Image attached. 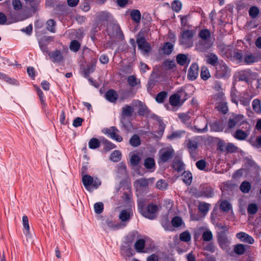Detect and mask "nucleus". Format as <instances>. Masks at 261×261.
<instances>
[{
	"mask_svg": "<svg viewBox=\"0 0 261 261\" xmlns=\"http://www.w3.org/2000/svg\"><path fill=\"white\" fill-rule=\"evenodd\" d=\"M192 175L190 172L185 171L182 174V180L187 185H190L192 182Z\"/></svg>",
	"mask_w": 261,
	"mask_h": 261,
	"instance_id": "40",
	"label": "nucleus"
},
{
	"mask_svg": "<svg viewBox=\"0 0 261 261\" xmlns=\"http://www.w3.org/2000/svg\"><path fill=\"white\" fill-rule=\"evenodd\" d=\"M130 215L129 212L126 210H122L119 215V218L121 220L122 223L125 224V222L129 221Z\"/></svg>",
	"mask_w": 261,
	"mask_h": 261,
	"instance_id": "30",
	"label": "nucleus"
},
{
	"mask_svg": "<svg viewBox=\"0 0 261 261\" xmlns=\"http://www.w3.org/2000/svg\"><path fill=\"white\" fill-rule=\"evenodd\" d=\"M89 147L92 149H95L97 148L100 146V141L99 140L95 138H92L91 139L89 142Z\"/></svg>",
	"mask_w": 261,
	"mask_h": 261,
	"instance_id": "38",
	"label": "nucleus"
},
{
	"mask_svg": "<svg viewBox=\"0 0 261 261\" xmlns=\"http://www.w3.org/2000/svg\"><path fill=\"white\" fill-rule=\"evenodd\" d=\"M187 147L190 153L191 156L193 158L195 151L198 148V142L195 139H189L186 141Z\"/></svg>",
	"mask_w": 261,
	"mask_h": 261,
	"instance_id": "10",
	"label": "nucleus"
},
{
	"mask_svg": "<svg viewBox=\"0 0 261 261\" xmlns=\"http://www.w3.org/2000/svg\"><path fill=\"white\" fill-rule=\"evenodd\" d=\"M238 79L240 81L248 82L249 80L247 69L239 71L238 72Z\"/></svg>",
	"mask_w": 261,
	"mask_h": 261,
	"instance_id": "42",
	"label": "nucleus"
},
{
	"mask_svg": "<svg viewBox=\"0 0 261 261\" xmlns=\"http://www.w3.org/2000/svg\"><path fill=\"white\" fill-rule=\"evenodd\" d=\"M252 106L253 110L257 114L261 113V102L260 100L256 98L253 100Z\"/></svg>",
	"mask_w": 261,
	"mask_h": 261,
	"instance_id": "31",
	"label": "nucleus"
},
{
	"mask_svg": "<svg viewBox=\"0 0 261 261\" xmlns=\"http://www.w3.org/2000/svg\"><path fill=\"white\" fill-rule=\"evenodd\" d=\"M174 46L173 45L170 43V42H166L164 44L163 48L162 50L163 51V53L166 55H170L171 54L173 50Z\"/></svg>",
	"mask_w": 261,
	"mask_h": 261,
	"instance_id": "32",
	"label": "nucleus"
},
{
	"mask_svg": "<svg viewBox=\"0 0 261 261\" xmlns=\"http://www.w3.org/2000/svg\"><path fill=\"white\" fill-rule=\"evenodd\" d=\"M105 97L109 101L115 103L118 99V95L115 90L111 89L107 92Z\"/></svg>",
	"mask_w": 261,
	"mask_h": 261,
	"instance_id": "19",
	"label": "nucleus"
},
{
	"mask_svg": "<svg viewBox=\"0 0 261 261\" xmlns=\"http://www.w3.org/2000/svg\"><path fill=\"white\" fill-rule=\"evenodd\" d=\"M202 120L204 123V126L203 127L201 128L198 125H195L194 127H192V129L197 133H203L206 132L207 130V123L204 119H203Z\"/></svg>",
	"mask_w": 261,
	"mask_h": 261,
	"instance_id": "41",
	"label": "nucleus"
},
{
	"mask_svg": "<svg viewBox=\"0 0 261 261\" xmlns=\"http://www.w3.org/2000/svg\"><path fill=\"white\" fill-rule=\"evenodd\" d=\"M215 67V76L216 78L226 79L230 76L231 69L223 60H220Z\"/></svg>",
	"mask_w": 261,
	"mask_h": 261,
	"instance_id": "2",
	"label": "nucleus"
},
{
	"mask_svg": "<svg viewBox=\"0 0 261 261\" xmlns=\"http://www.w3.org/2000/svg\"><path fill=\"white\" fill-rule=\"evenodd\" d=\"M94 208L96 214H101L103 210V204L102 202H97L94 204Z\"/></svg>",
	"mask_w": 261,
	"mask_h": 261,
	"instance_id": "59",
	"label": "nucleus"
},
{
	"mask_svg": "<svg viewBox=\"0 0 261 261\" xmlns=\"http://www.w3.org/2000/svg\"><path fill=\"white\" fill-rule=\"evenodd\" d=\"M219 50H221V53L222 56L223 57H225L227 58H229L230 56L233 52V48L231 46L229 45H220L218 46Z\"/></svg>",
	"mask_w": 261,
	"mask_h": 261,
	"instance_id": "17",
	"label": "nucleus"
},
{
	"mask_svg": "<svg viewBox=\"0 0 261 261\" xmlns=\"http://www.w3.org/2000/svg\"><path fill=\"white\" fill-rule=\"evenodd\" d=\"M220 208L224 212H228L232 208V206L228 201L224 200L221 202Z\"/></svg>",
	"mask_w": 261,
	"mask_h": 261,
	"instance_id": "35",
	"label": "nucleus"
},
{
	"mask_svg": "<svg viewBox=\"0 0 261 261\" xmlns=\"http://www.w3.org/2000/svg\"><path fill=\"white\" fill-rule=\"evenodd\" d=\"M218 241L219 244L222 246V247L226 246L229 243L228 239L225 235L219 236L218 238Z\"/></svg>",
	"mask_w": 261,
	"mask_h": 261,
	"instance_id": "54",
	"label": "nucleus"
},
{
	"mask_svg": "<svg viewBox=\"0 0 261 261\" xmlns=\"http://www.w3.org/2000/svg\"><path fill=\"white\" fill-rule=\"evenodd\" d=\"M218 96L222 99V100L217 103L216 107L219 111H220L224 114H226L228 111L227 103L222 98L223 96L222 93H219Z\"/></svg>",
	"mask_w": 261,
	"mask_h": 261,
	"instance_id": "13",
	"label": "nucleus"
},
{
	"mask_svg": "<svg viewBox=\"0 0 261 261\" xmlns=\"http://www.w3.org/2000/svg\"><path fill=\"white\" fill-rule=\"evenodd\" d=\"M154 181V178H140L134 182V186L137 190H139L142 188H146L149 184H152Z\"/></svg>",
	"mask_w": 261,
	"mask_h": 261,
	"instance_id": "7",
	"label": "nucleus"
},
{
	"mask_svg": "<svg viewBox=\"0 0 261 261\" xmlns=\"http://www.w3.org/2000/svg\"><path fill=\"white\" fill-rule=\"evenodd\" d=\"M199 74V67L197 64H192L188 71V77L191 81L195 80Z\"/></svg>",
	"mask_w": 261,
	"mask_h": 261,
	"instance_id": "15",
	"label": "nucleus"
},
{
	"mask_svg": "<svg viewBox=\"0 0 261 261\" xmlns=\"http://www.w3.org/2000/svg\"><path fill=\"white\" fill-rule=\"evenodd\" d=\"M167 92L165 91H162L158 93L156 96L155 100L159 103H162L164 101V99L167 97Z\"/></svg>",
	"mask_w": 261,
	"mask_h": 261,
	"instance_id": "50",
	"label": "nucleus"
},
{
	"mask_svg": "<svg viewBox=\"0 0 261 261\" xmlns=\"http://www.w3.org/2000/svg\"><path fill=\"white\" fill-rule=\"evenodd\" d=\"M172 166L173 169L178 172L181 171L185 169L184 164L180 161H174Z\"/></svg>",
	"mask_w": 261,
	"mask_h": 261,
	"instance_id": "45",
	"label": "nucleus"
},
{
	"mask_svg": "<svg viewBox=\"0 0 261 261\" xmlns=\"http://www.w3.org/2000/svg\"><path fill=\"white\" fill-rule=\"evenodd\" d=\"M140 160V158L139 155L137 154H133L130 158V162L132 165L136 166L139 164Z\"/></svg>",
	"mask_w": 261,
	"mask_h": 261,
	"instance_id": "64",
	"label": "nucleus"
},
{
	"mask_svg": "<svg viewBox=\"0 0 261 261\" xmlns=\"http://www.w3.org/2000/svg\"><path fill=\"white\" fill-rule=\"evenodd\" d=\"M191 234L188 231H185L179 236V239L183 242H188L191 240Z\"/></svg>",
	"mask_w": 261,
	"mask_h": 261,
	"instance_id": "48",
	"label": "nucleus"
},
{
	"mask_svg": "<svg viewBox=\"0 0 261 261\" xmlns=\"http://www.w3.org/2000/svg\"><path fill=\"white\" fill-rule=\"evenodd\" d=\"M247 211L249 214L253 215L257 211V205L255 203L249 204L248 206Z\"/></svg>",
	"mask_w": 261,
	"mask_h": 261,
	"instance_id": "61",
	"label": "nucleus"
},
{
	"mask_svg": "<svg viewBox=\"0 0 261 261\" xmlns=\"http://www.w3.org/2000/svg\"><path fill=\"white\" fill-rule=\"evenodd\" d=\"M233 136L238 140H243L247 137L248 135L245 132L241 129H237Z\"/></svg>",
	"mask_w": 261,
	"mask_h": 261,
	"instance_id": "36",
	"label": "nucleus"
},
{
	"mask_svg": "<svg viewBox=\"0 0 261 261\" xmlns=\"http://www.w3.org/2000/svg\"><path fill=\"white\" fill-rule=\"evenodd\" d=\"M145 241L143 239H139L135 243V248L138 252H143Z\"/></svg>",
	"mask_w": 261,
	"mask_h": 261,
	"instance_id": "27",
	"label": "nucleus"
},
{
	"mask_svg": "<svg viewBox=\"0 0 261 261\" xmlns=\"http://www.w3.org/2000/svg\"><path fill=\"white\" fill-rule=\"evenodd\" d=\"M181 96L178 94H174L169 98V102L172 106L177 107L181 106L183 101L180 102Z\"/></svg>",
	"mask_w": 261,
	"mask_h": 261,
	"instance_id": "20",
	"label": "nucleus"
},
{
	"mask_svg": "<svg viewBox=\"0 0 261 261\" xmlns=\"http://www.w3.org/2000/svg\"><path fill=\"white\" fill-rule=\"evenodd\" d=\"M210 204L204 202H200L199 203L198 210L203 215L207 213L210 210Z\"/></svg>",
	"mask_w": 261,
	"mask_h": 261,
	"instance_id": "29",
	"label": "nucleus"
},
{
	"mask_svg": "<svg viewBox=\"0 0 261 261\" xmlns=\"http://www.w3.org/2000/svg\"><path fill=\"white\" fill-rule=\"evenodd\" d=\"M258 58L251 53L245 54L244 56L243 62L246 64H251L257 62Z\"/></svg>",
	"mask_w": 261,
	"mask_h": 261,
	"instance_id": "18",
	"label": "nucleus"
},
{
	"mask_svg": "<svg viewBox=\"0 0 261 261\" xmlns=\"http://www.w3.org/2000/svg\"><path fill=\"white\" fill-rule=\"evenodd\" d=\"M137 43L140 49L143 54H148L151 50V46L144 37H138L137 39Z\"/></svg>",
	"mask_w": 261,
	"mask_h": 261,
	"instance_id": "6",
	"label": "nucleus"
},
{
	"mask_svg": "<svg viewBox=\"0 0 261 261\" xmlns=\"http://www.w3.org/2000/svg\"><path fill=\"white\" fill-rule=\"evenodd\" d=\"M182 4L180 2L175 0L172 4V8L173 11L178 12L180 10Z\"/></svg>",
	"mask_w": 261,
	"mask_h": 261,
	"instance_id": "62",
	"label": "nucleus"
},
{
	"mask_svg": "<svg viewBox=\"0 0 261 261\" xmlns=\"http://www.w3.org/2000/svg\"><path fill=\"white\" fill-rule=\"evenodd\" d=\"M244 118V116L242 114H237L233 113H231L227 122V130H232L236 127L241 125L243 124Z\"/></svg>",
	"mask_w": 261,
	"mask_h": 261,
	"instance_id": "3",
	"label": "nucleus"
},
{
	"mask_svg": "<svg viewBox=\"0 0 261 261\" xmlns=\"http://www.w3.org/2000/svg\"><path fill=\"white\" fill-rule=\"evenodd\" d=\"M132 19L136 23H139L141 19V14L139 10H133L130 12Z\"/></svg>",
	"mask_w": 261,
	"mask_h": 261,
	"instance_id": "34",
	"label": "nucleus"
},
{
	"mask_svg": "<svg viewBox=\"0 0 261 261\" xmlns=\"http://www.w3.org/2000/svg\"><path fill=\"white\" fill-rule=\"evenodd\" d=\"M201 78L203 80H206L210 77V73L208 69L205 67H203L201 68Z\"/></svg>",
	"mask_w": 261,
	"mask_h": 261,
	"instance_id": "47",
	"label": "nucleus"
},
{
	"mask_svg": "<svg viewBox=\"0 0 261 261\" xmlns=\"http://www.w3.org/2000/svg\"><path fill=\"white\" fill-rule=\"evenodd\" d=\"M245 250V246L243 244H238L236 245L234 248V252L237 254H242Z\"/></svg>",
	"mask_w": 261,
	"mask_h": 261,
	"instance_id": "51",
	"label": "nucleus"
},
{
	"mask_svg": "<svg viewBox=\"0 0 261 261\" xmlns=\"http://www.w3.org/2000/svg\"><path fill=\"white\" fill-rule=\"evenodd\" d=\"M158 206L152 203H150L147 207L146 211L143 212L142 215L149 219H153L156 217Z\"/></svg>",
	"mask_w": 261,
	"mask_h": 261,
	"instance_id": "8",
	"label": "nucleus"
},
{
	"mask_svg": "<svg viewBox=\"0 0 261 261\" xmlns=\"http://www.w3.org/2000/svg\"><path fill=\"white\" fill-rule=\"evenodd\" d=\"M193 33L191 30H185L182 31L179 38L180 44L185 48H190L193 46Z\"/></svg>",
	"mask_w": 261,
	"mask_h": 261,
	"instance_id": "4",
	"label": "nucleus"
},
{
	"mask_svg": "<svg viewBox=\"0 0 261 261\" xmlns=\"http://www.w3.org/2000/svg\"><path fill=\"white\" fill-rule=\"evenodd\" d=\"M102 132L105 134L108 135L109 137L118 142H121L123 140L122 137L118 134L119 130L114 126L104 129Z\"/></svg>",
	"mask_w": 261,
	"mask_h": 261,
	"instance_id": "5",
	"label": "nucleus"
},
{
	"mask_svg": "<svg viewBox=\"0 0 261 261\" xmlns=\"http://www.w3.org/2000/svg\"><path fill=\"white\" fill-rule=\"evenodd\" d=\"M218 57L214 53H210L206 56V62L215 67L219 62Z\"/></svg>",
	"mask_w": 261,
	"mask_h": 261,
	"instance_id": "22",
	"label": "nucleus"
},
{
	"mask_svg": "<svg viewBox=\"0 0 261 261\" xmlns=\"http://www.w3.org/2000/svg\"><path fill=\"white\" fill-rule=\"evenodd\" d=\"M236 237L242 242L250 244H252L254 242V239L251 236L244 232H240L237 233Z\"/></svg>",
	"mask_w": 261,
	"mask_h": 261,
	"instance_id": "16",
	"label": "nucleus"
},
{
	"mask_svg": "<svg viewBox=\"0 0 261 261\" xmlns=\"http://www.w3.org/2000/svg\"><path fill=\"white\" fill-rule=\"evenodd\" d=\"M121 159V153L119 150H114L111 154L110 159L114 162H118Z\"/></svg>",
	"mask_w": 261,
	"mask_h": 261,
	"instance_id": "37",
	"label": "nucleus"
},
{
	"mask_svg": "<svg viewBox=\"0 0 261 261\" xmlns=\"http://www.w3.org/2000/svg\"><path fill=\"white\" fill-rule=\"evenodd\" d=\"M81 47L80 43L76 40H74L71 41L69 46L70 50L73 52H77Z\"/></svg>",
	"mask_w": 261,
	"mask_h": 261,
	"instance_id": "44",
	"label": "nucleus"
},
{
	"mask_svg": "<svg viewBox=\"0 0 261 261\" xmlns=\"http://www.w3.org/2000/svg\"><path fill=\"white\" fill-rule=\"evenodd\" d=\"M144 165L148 169L154 168L155 166L154 159L150 157L146 158L144 161Z\"/></svg>",
	"mask_w": 261,
	"mask_h": 261,
	"instance_id": "39",
	"label": "nucleus"
},
{
	"mask_svg": "<svg viewBox=\"0 0 261 261\" xmlns=\"http://www.w3.org/2000/svg\"><path fill=\"white\" fill-rule=\"evenodd\" d=\"M251 188V184L247 181H243L240 186V190L244 193H248Z\"/></svg>",
	"mask_w": 261,
	"mask_h": 261,
	"instance_id": "28",
	"label": "nucleus"
},
{
	"mask_svg": "<svg viewBox=\"0 0 261 261\" xmlns=\"http://www.w3.org/2000/svg\"><path fill=\"white\" fill-rule=\"evenodd\" d=\"M46 25V28L49 31L52 33L55 32L56 22L53 19L48 20L47 21Z\"/></svg>",
	"mask_w": 261,
	"mask_h": 261,
	"instance_id": "52",
	"label": "nucleus"
},
{
	"mask_svg": "<svg viewBox=\"0 0 261 261\" xmlns=\"http://www.w3.org/2000/svg\"><path fill=\"white\" fill-rule=\"evenodd\" d=\"M108 227L112 230H116L122 228L126 226V224L116 223L111 220H107L106 222Z\"/></svg>",
	"mask_w": 261,
	"mask_h": 261,
	"instance_id": "24",
	"label": "nucleus"
},
{
	"mask_svg": "<svg viewBox=\"0 0 261 261\" xmlns=\"http://www.w3.org/2000/svg\"><path fill=\"white\" fill-rule=\"evenodd\" d=\"M199 36L200 38H201V40H210V36H211V33L210 32L207 30H202L199 34Z\"/></svg>",
	"mask_w": 261,
	"mask_h": 261,
	"instance_id": "46",
	"label": "nucleus"
},
{
	"mask_svg": "<svg viewBox=\"0 0 261 261\" xmlns=\"http://www.w3.org/2000/svg\"><path fill=\"white\" fill-rule=\"evenodd\" d=\"M51 40L50 37H44L39 41L40 48L43 53H46L48 54L50 53L47 47V43Z\"/></svg>",
	"mask_w": 261,
	"mask_h": 261,
	"instance_id": "21",
	"label": "nucleus"
},
{
	"mask_svg": "<svg viewBox=\"0 0 261 261\" xmlns=\"http://www.w3.org/2000/svg\"><path fill=\"white\" fill-rule=\"evenodd\" d=\"M50 59L54 63H59L64 61L62 53L59 50H56L52 53H48Z\"/></svg>",
	"mask_w": 261,
	"mask_h": 261,
	"instance_id": "12",
	"label": "nucleus"
},
{
	"mask_svg": "<svg viewBox=\"0 0 261 261\" xmlns=\"http://www.w3.org/2000/svg\"><path fill=\"white\" fill-rule=\"evenodd\" d=\"M213 189L210 187L203 188L199 192V195L207 198L212 197L214 195Z\"/></svg>",
	"mask_w": 261,
	"mask_h": 261,
	"instance_id": "25",
	"label": "nucleus"
},
{
	"mask_svg": "<svg viewBox=\"0 0 261 261\" xmlns=\"http://www.w3.org/2000/svg\"><path fill=\"white\" fill-rule=\"evenodd\" d=\"M176 61L180 65H185L188 62V58L185 54H178L176 57Z\"/></svg>",
	"mask_w": 261,
	"mask_h": 261,
	"instance_id": "43",
	"label": "nucleus"
},
{
	"mask_svg": "<svg viewBox=\"0 0 261 261\" xmlns=\"http://www.w3.org/2000/svg\"><path fill=\"white\" fill-rule=\"evenodd\" d=\"M182 221L179 217H174L171 221L172 224L174 227H178L181 225Z\"/></svg>",
	"mask_w": 261,
	"mask_h": 261,
	"instance_id": "57",
	"label": "nucleus"
},
{
	"mask_svg": "<svg viewBox=\"0 0 261 261\" xmlns=\"http://www.w3.org/2000/svg\"><path fill=\"white\" fill-rule=\"evenodd\" d=\"M213 236L212 231L210 230H207L204 231L202 236V238L204 241L208 242L213 239Z\"/></svg>",
	"mask_w": 261,
	"mask_h": 261,
	"instance_id": "49",
	"label": "nucleus"
},
{
	"mask_svg": "<svg viewBox=\"0 0 261 261\" xmlns=\"http://www.w3.org/2000/svg\"><path fill=\"white\" fill-rule=\"evenodd\" d=\"M174 152L172 148L165 149L160 152V159L162 162H166L172 158Z\"/></svg>",
	"mask_w": 261,
	"mask_h": 261,
	"instance_id": "14",
	"label": "nucleus"
},
{
	"mask_svg": "<svg viewBox=\"0 0 261 261\" xmlns=\"http://www.w3.org/2000/svg\"><path fill=\"white\" fill-rule=\"evenodd\" d=\"M129 144L133 147H137L141 144L140 137L137 135H134L129 139Z\"/></svg>",
	"mask_w": 261,
	"mask_h": 261,
	"instance_id": "33",
	"label": "nucleus"
},
{
	"mask_svg": "<svg viewBox=\"0 0 261 261\" xmlns=\"http://www.w3.org/2000/svg\"><path fill=\"white\" fill-rule=\"evenodd\" d=\"M185 133L184 131L178 130L172 133L168 137V138L171 140L180 138L182 135Z\"/></svg>",
	"mask_w": 261,
	"mask_h": 261,
	"instance_id": "55",
	"label": "nucleus"
},
{
	"mask_svg": "<svg viewBox=\"0 0 261 261\" xmlns=\"http://www.w3.org/2000/svg\"><path fill=\"white\" fill-rule=\"evenodd\" d=\"M212 45V43L210 40H200L196 44V48L200 51L203 52L210 48Z\"/></svg>",
	"mask_w": 261,
	"mask_h": 261,
	"instance_id": "11",
	"label": "nucleus"
},
{
	"mask_svg": "<svg viewBox=\"0 0 261 261\" xmlns=\"http://www.w3.org/2000/svg\"><path fill=\"white\" fill-rule=\"evenodd\" d=\"M244 56L243 53L239 51H234L233 57L236 58L239 63H243L244 60Z\"/></svg>",
	"mask_w": 261,
	"mask_h": 261,
	"instance_id": "63",
	"label": "nucleus"
},
{
	"mask_svg": "<svg viewBox=\"0 0 261 261\" xmlns=\"http://www.w3.org/2000/svg\"><path fill=\"white\" fill-rule=\"evenodd\" d=\"M259 13V9L257 7H251L249 11V15L253 18H255Z\"/></svg>",
	"mask_w": 261,
	"mask_h": 261,
	"instance_id": "58",
	"label": "nucleus"
},
{
	"mask_svg": "<svg viewBox=\"0 0 261 261\" xmlns=\"http://www.w3.org/2000/svg\"><path fill=\"white\" fill-rule=\"evenodd\" d=\"M225 149L227 152L232 153L237 151V147L232 143H228L225 145Z\"/></svg>",
	"mask_w": 261,
	"mask_h": 261,
	"instance_id": "60",
	"label": "nucleus"
},
{
	"mask_svg": "<svg viewBox=\"0 0 261 261\" xmlns=\"http://www.w3.org/2000/svg\"><path fill=\"white\" fill-rule=\"evenodd\" d=\"M132 105L134 107H138V113L139 115L143 116L148 114L149 112V110L147 107L140 100H134L132 102Z\"/></svg>",
	"mask_w": 261,
	"mask_h": 261,
	"instance_id": "9",
	"label": "nucleus"
},
{
	"mask_svg": "<svg viewBox=\"0 0 261 261\" xmlns=\"http://www.w3.org/2000/svg\"><path fill=\"white\" fill-rule=\"evenodd\" d=\"M134 107L133 105H126L121 109L120 121L125 128L128 129L131 125L130 122L127 119L132 117L134 112Z\"/></svg>",
	"mask_w": 261,
	"mask_h": 261,
	"instance_id": "1",
	"label": "nucleus"
},
{
	"mask_svg": "<svg viewBox=\"0 0 261 261\" xmlns=\"http://www.w3.org/2000/svg\"><path fill=\"white\" fill-rule=\"evenodd\" d=\"M167 183L163 179L158 180L156 183V187L157 189L160 190H165L167 188Z\"/></svg>",
	"mask_w": 261,
	"mask_h": 261,
	"instance_id": "56",
	"label": "nucleus"
},
{
	"mask_svg": "<svg viewBox=\"0 0 261 261\" xmlns=\"http://www.w3.org/2000/svg\"><path fill=\"white\" fill-rule=\"evenodd\" d=\"M93 178L91 176L87 174L83 175L82 177V181L84 186L86 189L89 191H92L90 186L92 185Z\"/></svg>",
	"mask_w": 261,
	"mask_h": 261,
	"instance_id": "23",
	"label": "nucleus"
},
{
	"mask_svg": "<svg viewBox=\"0 0 261 261\" xmlns=\"http://www.w3.org/2000/svg\"><path fill=\"white\" fill-rule=\"evenodd\" d=\"M103 144L105 145L104 149L106 151H108L116 147L115 144L106 139H103Z\"/></svg>",
	"mask_w": 261,
	"mask_h": 261,
	"instance_id": "53",
	"label": "nucleus"
},
{
	"mask_svg": "<svg viewBox=\"0 0 261 261\" xmlns=\"http://www.w3.org/2000/svg\"><path fill=\"white\" fill-rule=\"evenodd\" d=\"M96 62L97 61L95 59H92L91 60L92 64L87 65V67L84 69V74L85 77H88L89 75L94 71Z\"/></svg>",
	"mask_w": 261,
	"mask_h": 261,
	"instance_id": "26",
	"label": "nucleus"
}]
</instances>
